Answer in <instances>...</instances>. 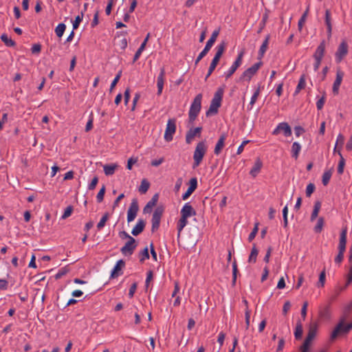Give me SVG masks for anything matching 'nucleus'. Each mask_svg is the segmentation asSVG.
Listing matches in <instances>:
<instances>
[{"instance_id": "21", "label": "nucleus", "mask_w": 352, "mask_h": 352, "mask_svg": "<svg viewBox=\"0 0 352 352\" xmlns=\"http://www.w3.org/2000/svg\"><path fill=\"white\" fill-rule=\"evenodd\" d=\"M124 265H125V263L123 260L120 259L119 260L114 268L113 269L112 272H111V277L114 278H116L118 277L119 275L121 274L120 272L122 269V267H124Z\"/></svg>"}, {"instance_id": "48", "label": "nucleus", "mask_w": 352, "mask_h": 352, "mask_svg": "<svg viewBox=\"0 0 352 352\" xmlns=\"http://www.w3.org/2000/svg\"><path fill=\"white\" fill-rule=\"evenodd\" d=\"M72 211H73V207L72 206H67L65 208L64 213L62 215V219H65L68 218L72 214Z\"/></svg>"}, {"instance_id": "51", "label": "nucleus", "mask_w": 352, "mask_h": 352, "mask_svg": "<svg viewBox=\"0 0 352 352\" xmlns=\"http://www.w3.org/2000/svg\"><path fill=\"white\" fill-rule=\"evenodd\" d=\"M237 272H238V270H237L236 262V261H234L232 264V276H233L232 283H233V284H235V283H236Z\"/></svg>"}, {"instance_id": "19", "label": "nucleus", "mask_w": 352, "mask_h": 352, "mask_svg": "<svg viewBox=\"0 0 352 352\" xmlns=\"http://www.w3.org/2000/svg\"><path fill=\"white\" fill-rule=\"evenodd\" d=\"M226 42L223 41L216 47L217 52L212 60H216V61L219 63L222 54L226 50Z\"/></svg>"}, {"instance_id": "49", "label": "nucleus", "mask_w": 352, "mask_h": 352, "mask_svg": "<svg viewBox=\"0 0 352 352\" xmlns=\"http://www.w3.org/2000/svg\"><path fill=\"white\" fill-rule=\"evenodd\" d=\"M189 184H190V186H189L188 188L194 192L197 187V178H195V177L191 178L190 179Z\"/></svg>"}, {"instance_id": "58", "label": "nucleus", "mask_w": 352, "mask_h": 352, "mask_svg": "<svg viewBox=\"0 0 352 352\" xmlns=\"http://www.w3.org/2000/svg\"><path fill=\"white\" fill-rule=\"evenodd\" d=\"M98 182V177L95 176L92 179L91 183L89 184L88 189L90 190H92L95 189Z\"/></svg>"}, {"instance_id": "32", "label": "nucleus", "mask_w": 352, "mask_h": 352, "mask_svg": "<svg viewBox=\"0 0 352 352\" xmlns=\"http://www.w3.org/2000/svg\"><path fill=\"white\" fill-rule=\"evenodd\" d=\"M302 335V324L301 322L298 321L296 323L295 331H294V336L296 340L300 339Z\"/></svg>"}, {"instance_id": "31", "label": "nucleus", "mask_w": 352, "mask_h": 352, "mask_svg": "<svg viewBox=\"0 0 352 352\" xmlns=\"http://www.w3.org/2000/svg\"><path fill=\"white\" fill-rule=\"evenodd\" d=\"M338 155L340 157V160L339 163H338L337 171H338V174L341 175L344 172V165H345V160L343 157V156H342V155L341 153V151H338Z\"/></svg>"}, {"instance_id": "37", "label": "nucleus", "mask_w": 352, "mask_h": 352, "mask_svg": "<svg viewBox=\"0 0 352 352\" xmlns=\"http://www.w3.org/2000/svg\"><path fill=\"white\" fill-rule=\"evenodd\" d=\"M149 186H150L149 182L148 181H146V179H143L141 182V184L139 187L140 192L142 194L146 193L148 191Z\"/></svg>"}, {"instance_id": "61", "label": "nucleus", "mask_w": 352, "mask_h": 352, "mask_svg": "<svg viewBox=\"0 0 352 352\" xmlns=\"http://www.w3.org/2000/svg\"><path fill=\"white\" fill-rule=\"evenodd\" d=\"M307 307H308V302L307 301H305L303 303L302 309H301V316L303 320L305 319L306 316H307Z\"/></svg>"}, {"instance_id": "8", "label": "nucleus", "mask_w": 352, "mask_h": 352, "mask_svg": "<svg viewBox=\"0 0 352 352\" xmlns=\"http://www.w3.org/2000/svg\"><path fill=\"white\" fill-rule=\"evenodd\" d=\"M262 65V62L255 63L250 68L247 69L241 76L239 80L242 81H250L252 77L256 73L258 69Z\"/></svg>"}, {"instance_id": "13", "label": "nucleus", "mask_w": 352, "mask_h": 352, "mask_svg": "<svg viewBox=\"0 0 352 352\" xmlns=\"http://www.w3.org/2000/svg\"><path fill=\"white\" fill-rule=\"evenodd\" d=\"M344 76V72L340 69H338L336 72V78L333 85V92L335 95H337L339 92V88L342 83V78Z\"/></svg>"}, {"instance_id": "57", "label": "nucleus", "mask_w": 352, "mask_h": 352, "mask_svg": "<svg viewBox=\"0 0 352 352\" xmlns=\"http://www.w3.org/2000/svg\"><path fill=\"white\" fill-rule=\"evenodd\" d=\"M238 67H236L235 65H232L229 70L225 73V77L226 79H228L237 69Z\"/></svg>"}, {"instance_id": "33", "label": "nucleus", "mask_w": 352, "mask_h": 352, "mask_svg": "<svg viewBox=\"0 0 352 352\" xmlns=\"http://www.w3.org/2000/svg\"><path fill=\"white\" fill-rule=\"evenodd\" d=\"M116 168L117 166L116 164H107L103 166L104 172L106 175H112Z\"/></svg>"}, {"instance_id": "22", "label": "nucleus", "mask_w": 352, "mask_h": 352, "mask_svg": "<svg viewBox=\"0 0 352 352\" xmlns=\"http://www.w3.org/2000/svg\"><path fill=\"white\" fill-rule=\"evenodd\" d=\"M145 225V221L143 219H138L136 225L132 230L131 234L134 236L139 235L140 233L143 232Z\"/></svg>"}, {"instance_id": "18", "label": "nucleus", "mask_w": 352, "mask_h": 352, "mask_svg": "<svg viewBox=\"0 0 352 352\" xmlns=\"http://www.w3.org/2000/svg\"><path fill=\"white\" fill-rule=\"evenodd\" d=\"M226 137L227 136L225 133H222L220 135V137L215 145V147H214V153L215 155H218L221 152V151L225 145V141L226 140Z\"/></svg>"}, {"instance_id": "36", "label": "nucleus", "mask_w": 352, "mask_h": 352, "mask_svg": "<svg viewBox=\"0 0 352 352\" xmlns=\"http://www.w3.org/2000/svg\"><path fill=\"white\" fill-rule=\"evenodd\" d=\"M319 316L322 319L329 320L331 317V313L328 307H324L319 311Z\"/></svg>"}, {"instance_id": "24", "label": "nucleus", "mask_w": 352, "mask_h": 352, "mask_svg": "<svg viewBox=\"0 0 352 352\" xmlns=\"http://www.w3.org/2000/svg\"><path fill=\"white\" fill-rule=\"evenodd\" d=\"M158 201V195L155 194L152 199L146 204L143 209L144 213H149L151 212L152 208L155 206Z\"/></svg>"}, {"instance_id": "54", "label": "nucleus", "mask_w": 352, "mask_h": 352, "mask_svg": "<svg viewBox=\"0 0 352 352\" xmlns=\"http://www.w3.org/2000/svg\"><path fill=\"white\" fill-rule=\"evenodd\" d=\"M243 54H244V52L243 51H241L238 54L236 59L235 60V61L234 62V63L232 65H235L236 67H239L241 64L242 58L243 56Z\"/></svg>"}, {"instance_id": "59", "label": "nucleus", "mask_w": 352, "mask_h": 352, "mask_svg": "<svg viewBox=\"0 0 352 352\" xmlns=\"http://www.w3.org/2000/svg\"><path fill=\"white\" fill-rule=\"evenodd\" d=\"M325 102V96L324 94L316 102V107L318 110H321L323 108L324 104Z\"/></svg>"}, {"instance_id": "20", "label": "nucleus", "mask_w": 352, "mask_h": 352, "mask_svg": "<svg viewBox=\"0 0 352 352\" xmlns=\"http://www.w3.org/2000/svg\"><path fill=\"white\" fill-rule=\"evenodd\" d=\"M196 214V211L193 209L191 205L189 203L185 204L183 208L181 210V215L185 216L186 217H190L191 216H195Z\"/></svg>"}, {"instance_id": "46", "label": "nucleus", "mask_w": 352, "mask_h": 352, "mask_svg": "<svg viewBox=\"0 0 352 352\" xmlns=\"http://www.w3.org/2000/svg\"><path fill=\"white\" fill-rule=\"evenodd\" d=\"M83 17V11L81 12V15H78L76 17L75 21L73 23V29L76 30L78 28L80 23L82 21Z\"/></svg>"}, {"instance_id": "11", "label": "nucleus", "mask_w": 352, "mask_h": 352, "mask_svg": "<svg viewBox=\"0 0 352 352\" xmlns=\"http://www.w3.org/2000/svg\"><path fill=\"white\" fill-rule=\"evenodd\" d=\"M136 246L137 244L135 239L133 237H130V239H129L125 245L121 248V252L124 255H131Z\"/></svg>"}, {"instance_id": "25", "label": "nucleus", "mask_w": 352, "mask_h": 352, "mask_svg": "<svg viewBox=\"0 0 352 352\" xmlns=\"http://www.w3.org/2000/svg\"><path fill=\"white\" fill-rule=\"evenodd\" d=\"M331 12L329 10L325 12V24L327 29V36L329 38L331 36L332 25H331Z\"/></svg>"}, {"instance_id": "15", "label": "nucleus", "mask_w": 352, "mask_h": 352, "mask_svg": "<svg viewBox=\"0 0 352 352\" xmlns=\"http://www.w3.org/2000/svg\"><path fill=\"white\" fill-rule=\"evenodd\" d=\"M165 68L162 67L160 69V72L159 76H157V95H161L163 87H164V78H165Z\"/></svg>"}, {"instance_id": "41", "label": "nucleus", "mask_w": 352, "mask_h": 352, "mask_svg": "<svg viewBox=\"0 0 352 352\" xmlns=\"http://www.w3.org/2000/svg\"><path fill=\"white\" fill-rule=\"evenodd\" d=\"M108 219H109V214L105 213L101 218L100 221L97 224V228L98 230H100L102 228H104V226H105V223Z\"/></svg>"}, {"instance_id": "6", "label": "nucleus", "mask_w": 352, "mask_h": 352, "mask_svg": "<svg viewBox=\"0 0 352 352\" xmlns=\"http://www.w3.org/2000/svg\"><path fill=\"white\" fill-rule=\"evenodd\" d=\"M164 208L162 206H158L154 210L151 219V231L153 232H154L159 228Z\"/></svg>"}, {"instance_id": "5", "label": "nucleus", "mask_w": 352, "mask_h": 352, "mask_svg": "<svg viewBox=\"0 0 352 352\" xmlns=\"http://www.w3.org/2000/svg\"><path fill=\"white\" fill-rule=\"evenodd\" d=\"M352 329V322L344 324V319H340L339 323L336 325L335 329L331 333V338L334 340L337 338L339 333H347Z\"/></svg>"}, {"instance_id": "47", "label": "nucleus", "mask_w": 352, "mask_h": 352, "mask_svg": "<svg viewBox=\"0 0 352 352\" xmlns=\"http://www.w3.org/2000/svg\"><path fill=\"white\" fill-rule=\"evenodd\" d=\"M315 185L312 183L309 184L306 188V196L310 197L315 190Z\"/></svg>"}, {"instance_id": "40", "label": "nucleus", "mask_w": 352, "mask_h": 352, "mask_svg": "<svg viewBox=\"0 0 352 352\" xmlns=\"http://www.w3.org/2000/svg\"><path fill=\"white\" fill-rule=\"evenodd\" d=\"M140 262L143 263L146 259L149 258L148 249L146 247L139 254Z\"/></svg>"}, {"instance_id": "42", "label": "nucleus", "mask_w": 352, "mask_h": 352, "mask_svg": "<svg viewBox=\"0 0 352 352\" xmlns=\"http://www.w3.org/2000/svg\"><path fill=\"white\" fill-rule=\"evenodd\" d=\"M258 223H255L254 227L248 236V241L250 242H251L254 240V239L255 238L256 235L258 233Z\"/></svg>"}, {"instance_id": "45", "label": "nucleus", "mask_w": 352, "mask_h": 352, "mask_svg": "<svg viewBox=\"0 0 352 352\" xmlns=\"http://www.w3.org/2000/svg\"><path fill=\"white\" fill-rule=\"evenodd\" d=\"M218 62L214 60H212L211 63H210V65L209 67V69H208V74L206 75V78H208L211 74L213 72V71L215 69L217 65H218Z\"/></svg>"}, {"instance_id": "7", "label": "nucleus", "mask_w": 352, "mask_h": 352, "mask_svg": "<svg viewBox=\"0 0 352 352\" xmlns=\"http://www.w3.org/2000/svg\"><path fill=\"white\" fill-rule=\"evenodd\" d=\"M176 131V120L169 119L167 122L166 128L164 133V140L169 142L173 140V135Z\"/></svg>"}, {"instance_id": "4", "label": "nucleus", "mask_w": 352, "mask_h": 352, "mask_svg": "<svg viewBox=\"0 0 352 352\" xmlns=\"http://www.w3.org/2000/svg\"><path fill=\"white\" fill-rule=\"evenodd\" d=\"M219 35V30H215L212 32L210 38L207 41L204 49L200 52L195 60V65H197L210 51L212 45H214L216 39Z\"/></svg>"}, {"instance_id": "23", "label": "nucleus", "mask_w": 352, "mask_h": 352, "mask_svg": "<svg viewBox=\"0 0 352 352\" xmlns=\"http://www.w3.org/2000/svg\"><path fill=\"white\" fill-rule=\"evenodd\" d=\"M325 51V41H322L318 46L314 54V59H322Z\"/></svg>"}, {"instance_id": "44", "label": "nucleus", "mask_w": 352, "mask_h": 352, "mask_svg": "<svg viewBox=\"0 0 352 352\" xmlns=\"http://www.w3.org/2000/svg\"><path fill=\"white\" fill-rule=\"evenodd\" d=\"M105 190H106L105 186L103 185L96 196L97 201L98 203H100L103 201L104 193H105Z\"/></svg>"}, {"instance_id": "64", "label": "nucleus", "mask_w": 352, "mask_h": 352, "mask_svg": "<svg viewBox=\"0 0 352 352\" xmlns=\"http://www.w3.org/2000/svg\"><path fill=\"white\" fill-rule=\"evenodd\" d=\"M310 343L307 342L306 341H304L303 344L300 348V350L301 352H309V348Z\"/></svg>"}, {"instance_id": "16", "label": "nucleus", "mask_w": 352, "mask_h": 352, "mask_svg": "<svg viewBox=\"0 0 352 352\" xmlns=\"http://www.w3.org/2000/svg\"><path fill=\"white\" fill-rule=\"evenodd\" d=\"M224 90L223 88L219 87L217 91L215 92L214 97L211 101V104L214 107H220L221 104V100L223 98Z\"/></svg>"}, {"instance_id": "2", "label": "nucleus", "mask_w": 352, "mask_h": 352, "mask_svg": "<svg viewBox=\"0 0 352 352\" xmlns=\"http://www.w3.org/2000/svg\"><path fill=\"white\" fill-rule=\"evenodd\" d=\"M346 234H347V228L344 227L342 229L340 236V241L338 245V254L335 258V262L338 264H340L344 258V253L346 250Z\"/></svg>"}, {"instance_id": "55", "label": "nucleus", "mask_w": 352, "mask_h": 352, "mask_svg": "<svg viewBox=\"0 0 352 352\" xmlns=\"http://www.w3.org/2000/svg\"><path fill=\"white\" fill-rule=\"evenodd\" d=\"M93 122H94V118H93V115L91 114L90 116H89V119L86 124V126H85V131L86 132H88L90 130L92 129L93 128Z\"/></svg>"}, {"instance_id": "63", "label": "nucleus", "mask_w": 352, "mask_h": 352, "mask_svg": "<svg viewBox=\"0 0 352 352\" xmlns=\"http://www.w3.org/2000/svg\"><path fill=\"white\" fill-rule=\"evenodd\" d=\"M68 272V270L66 268H62L58 271V272L56 274L55 277L56 279L60 278L62 276L65 275Z\"/></svg>"}, {"instance_id": "53", "label": "nucleus", "mask_w": 352, "mask_h": 352, "mask_svg": "<svg viewBox=\"0 0 352 352\" xmlns=\"http://www.w3.org/2000/svg\"><path fill=\"white\" fill-rule=\"evenodd\" d=\"M121 74H122V72L120 71L118 72V74L116 75V76L115 77V78L113 79V80L112 81V82L111 84V87H110V91H111L113 89V88L116 87V84L118 83V82L119 81V80L120 78Z\"/></svg>"}, {"instance_id": "9", "label": "nucleus", "mask_w": 352, "mask_h": 352, "mask_svg": "<svg viewBox=\"0 0 352 352\" xmlns=\"http://www.w3.org/2000/svg\"><path fill=\"white\" fill-rule=\"evenodd\" d=\"M348 53V44L345 41H342L339 45L338 50L336 52V60L337 63H340L344 57Z\"/></svg>"}, {"instance_id": "34", "label": "nucleus", "mask_w": 352, "mask_h": 352, "mask_svg": "<svg viewBox=\"0 0 352 352\" xmlns=\"http://www.w3.org/2000/svg\"><path fill=\"white\" fill-rule=\"evenodd\" d=\"M1 39L8 47H14L15 45V42L9 38L6 34H3L1 36Z\"/></svg>"}, {"instance_id": "60", "label": "nucleus", "mask_w": 352, "mask_h": 352, "mask_svg": "<svg viewBox=\"0 0 352 352\" xmlns=\"http://www.w3.org/2000/svg\"><path fill=\"white\" fill-rule=\"evenodd\" d=\"M153 272L148 271L147 272V276H146V282H145L146 288L148 287L150 282L153 280Z\"/></svg>"}, {"instance_id": "38", "label": "nucleus", "mask_w": 352, "mask_h": 352, "mask_svg": "<svg viewBox=\"0 0 352 352\" xmlns=\"http://www.w3.org/2000/svg\"><path fill=\"white\" fill-rule=\"evenodd\" d=\"M66 29V25L64 23H59L55 28V33L56 36L60 38Z\"/></svg>"}, {"instance_id": "28", "label": "nucleus", "mask_w": 352, "mask_h": 352, "mask_svg": "<svg viewBox=\"0 0 352 352\" xmlns=\"http://www.w3.org/2000/svg\"><path fill=\"white\" fill-rule=\"evenodd\" d=\"M258 254V250L256 248V245L254 244L252 248L250 254L248 258V263H255L256 261V258Z\"/></svg>"}, {"instance_id": "3", "label": "nucleus", "mask_w": 352, "mask_h": 352, "mask_svg": "<svg viewBox=\"0 0 352 352\" xmlns=\"http://www.w3.org/2000/svg\"><path fill=\"white\" fill-rule=\"evenodd\" d=\"M206 146L204 142H199L195 148V150L194 151L193 154V168L199 166L204 158V156L206 154Z\"/></svg>"}, {"instance_id": "26", "label": "nucleus", "mask_w": 352, "mask_h": 352, "mask_svg": "<svg viewBox=\"0 0 352 352\" xmlns=\"http://www.w3.org/2000/svg\"><path fill=\"white\" fill-rule=\"evenodd\" d=\"M262 166H263V162L259 158H258L256 160L253 168L251 169L250 174L253 177H255L258 175V173L261 171Z\"/></svg>"}, {"instance_id": "62", "label": "nucleus", "mask_w": 352, "mask_h": 352, "mask_svg": "<svg viewBox=\"0 0 352 352\" xmlns=\"http://www.w3.org/2000/svg\"><path fill=\"white\" fill-rule=\"evenodd\" d=\"M325 277H326L325 270H324L322 272H321V273L320 274V276H319L318 283L320 284L321 287H323L324 285Z\"/></svg>"}, {"instance_id": "14", "label": "nucleus", "mask_w": 352, "mask_h": 352, "mask_svg": "<svg viewBox=\"0 0 352 352\" xmlns=\"http://www.w3.org/2000/svg\"><path fill=\"white\" fill-rule=\"evenodd\" d=\"M318 330V324L316 322H311L309 327L307 336L305 340L307 342L311 343L315 338Z\"/></svg>"}, {"instance_id": "52", "label": "nucleus", "mask_w": 352, "mask_h": 352, "mask_svg": "<svg viewBox=\"0 0 352 352\" xmlns=\"http://www.w3.org/2000/svg\"><path fill=\"white\" fill-rule=\"evenodd\" d=\"M218 109L219 108L217 107H214L210 104L208 110L206 111V116L217 113Z\"/></svg>"}, {"instance_id": "12", "label": "nucleus", "mask_w": 352, "mask_h": 352, "mask_svg": "<svg viewBox=\"0 0 352 352\" xmlns=\"http://www.w3.org/2000/svg\"><path fill=\"white\" fill-rule=\"evenodd\" d=\"M283 133L285 137H289L292 135V129L287 122L280 123L273 131L274 135H277L280 133Z\"/></svg>"}, {"instance_id": "10", "label": "nucleus", "mask_w": 352, "mask_h": 352, "mask_svg": "<svg viewBox=\"0 0 352 352\" xmlns=\"http://www.w3.org/2000/svg\"><path fill=\"white\" fill-rule=\"evenodd\" d=\"M139 210L138 202L136 199H133L130 204L127 211V221L131 222L136 217L137 213Z\"/></svg>"}, {"instance_id": "39", "label": "nucleus", "mask_w": 352, "mask_h": 352, "mask_svg": "<svg viewBox=\"0 0 352 352\" xmlns=\"http://www.w3.org/2000/svg\"><path fill=\"white\" fill-rule=\"evenodd\" d=\"M331 175H332L331 170H327L323 173L322 182V184L324 186H327L329 184V180L331 177Z\"/></svg>"}, {"instance_id": "27", "label": "nucleus", "mask_w": 352, "mask_h": 352, "mask_svg": "<svg viewBox=\"0 0 352 352\" xmlns=\"http://www.w3.org/2000/svg\"><path fill=\"white\" fill-rule=\"evenodd\" d=\"M188 217L181 215V218L177 222V237L179 238L180 236V234L182 230L184 229V228L187 225L188 223Z\"/></svg>"}, {"instance_id": "17", "label": "nucleus", "mask_w": 352, "mask_h": 352, "mask_svg": "<svg viewBox=\"0 0 352 352\" xmlns=\"http://www.w3.org/2000/svg\"><path fill=\"white\" fill-rule=\"evenodd\" d=\"M202 128L201 127H196L195 129H190L186 133V142L187 144L191 143L192 140L194 139L195 136H200Z\"/></svg>"}, {"instance_id": "1", "label": "nucleus", "mask_w": 352, "mask_h": 352, "mask_svg": "<svg viewBox=\"0 0 352 352\" xmlns=\"http://www.w3.org/2000/svg\"><path fill=\"white\" fill-rule=\"evenodd\" d=\"M202 95L199 94L195 96L189 110V122L193 123L201 108Z\"/></svg>"}, {"instance_id": "50", "label": "nucleus", "mask_w": 352, "mask_h": 352, "mask_svg": "<svg viewBox=\"0 0 352 352\" xmlns=\"http://www.w3.org/2000/svg\"><path fill=\"white\" fill-rule=\"evenodd\" d=\"M189 184H190V186H189L188 188L194 192L197 187V178H195V177L191 178L190 179Z\"/></svg>"}, {"instance_id": "56", "label": "nucleus", "mask_w": 352, "mask_h": 352, "mask_svg": "<svg viewBox=\"0 0 352 352\" xmlns=\"http://www.w3.org/2000/svg\"><path fill=\"white\" fill-rule=\"evenodd\" d=\"M287 212H288V208L287 206H285L283 210V223H284V227L286 228L287 226Z\"/></svg>"}, {"instance_id": "29", "label": "nucleus", "mask_w": 352, "mask_h": 352, "mask_svg": "<svg viewBox=\"0 0 352 352\" xmlns=\"http://www.w3.org/2000/svg\"><path fill=\"white\" fill-rule=\"evenodd\" d=\"M301 149V146L298 142H294L292 146V156L296 160L298 158Z\"/></svg>"}, {"instance_id": "30", "label": "nucleus", "mask_w": 352, "mask_h": 352, "mask_svg": "<svg viewBox=\"0 0 352 352\" xmlns=\"http://www.w3.org/2000/svg\"><path fill=\"white\" fill-rule=\"evenodd\" d=\"M321 208V203L318 201L315 203L314 206V210L312 211L311 215V221H314L316 219V217L318 215V212Z\"/></svg>"}, {"instance_id": "35", "label": "nucleus", "mask_w": 352, "mask_h": 352, "mask_svg": "<svg viewBox=\"0 0 352 352\" xmlns=\"http://www.w3.org/2000/svg\"><path fill=\"white\" fill-rule=\"evenodd\" d=\"M305 85H306L305 76L303 74L300 78L298 84L296 91H295V94H298L301 89H304L305 87Z\"/></svg>"}, {"instance_id": "43", "label": "nucleus", "mask_w": 352, "mask_h": 352, "mask_svg": "<svg viewBox=\"0 0 352 352\" xmlns=\"http://www.w3.org/2000/svg\"><path fill=\"white\" fill-rule=\"evenodd\" d=\"M323 225H324V219L322 217H320L318 219L317 224L316 225V226L314 228V231L316 233H320L322 230Z\"/></svg>"}]
</instances>
